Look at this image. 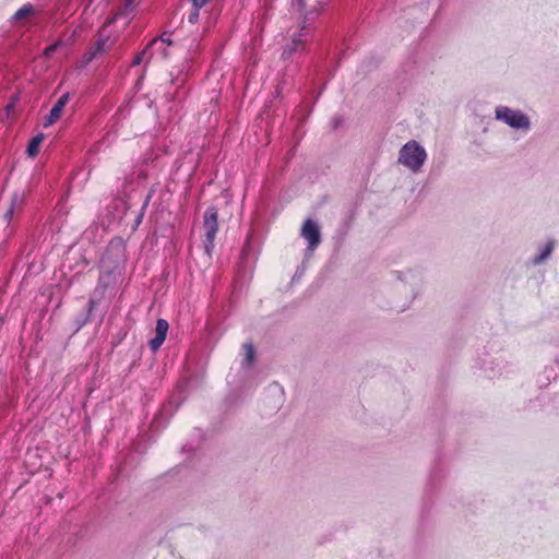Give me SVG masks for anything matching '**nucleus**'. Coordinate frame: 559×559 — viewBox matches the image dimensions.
Instances as JSON below:
<instances>
[{"instance_id": "f257e3e1", "label": "nucleus", "mask_w": 559, "mask_h": 559, "mask_svg": "<svg viewBox=\"0 0 559 559\" xmlns=\"http://www.w3.org/2000/svg\"><path fill=\"white\" fill-rule=\"evenodd\" d=\"M427 159V152L417 141L406 142L399 152L397 162L413 173L420 171Z\"/></svg>"}, {"instance_id": "f03ea898", "label": "nucleus", "mask_w": 559, "mask_h": 559, "mask_svg": "<svg viewBox=\"0 0 559 559\" xmlns=\"http://www.w3.org/2000/svg\"><path fill=\"white\" fill-rule=\"evenodd\" d=\"M495 118L516 130L528 131L532 127L530 117L522 110L502 105L495 108Z\"/></svg>"}, {"instance_id": "7ed1b4c3", "label": "nucleus", "mask_w": 559, "mask_h": 559, "mask_svg": "<svg viewBox=\"0 0 559 559\" xmlns=\"http://www.w3.org/2000/svg\"><path fill=\"white\" fill-rule=\"evenodd\" d=\"M203 229H204V250L207 255H211L214 249V241L218 231V211L214 206L205 210L203 215Z\"/></svg>"}, {"instance_id": "20e7f679", "label": "nucleus", "mask_w": 559, "mask_h": 559, "mask_svg": "<svg viewBox=\"0 0 559 559\" xmlns=\"http://www.w3.org/2000/svg\"><path fill=\"white\" fill-rule=\"evenodd\" d=\"M301 237L308 242L307 250L313 251L321 243V233L318 223L307 218L301 227Z\"/></svg>"}, {"instance_id": "39448f33", "label": "nucleus", "mask_w": 559, "mask_h": 559, "mask_svg": "<svg viewBox=\"0 0 559 559\" xmlns=\"http://www.w3.org/2000/svg\"><path fill=\"white\" fill-rule=\"evenodd\" d=\"M69 98H70V94L66 93L56 102V104L50 109L49 115L45 118L44 127L47 128V127L53 124L60 118L61 111L64 108V106L67 105Z\"/></svg>"}, {"instance_id": "423d86ee", "label": "nucleus", "mask_w": 559, "mask_h": 559, "mask_svg": "<svg viewBox=\"0 0 559 559\" xmlns=\"http://www.w3.org/2000/svg\"><path fill=\"white\" fill-rule=\"evenodd\" d=\"M507 367L508 362L504 359L496 357L487 361L484 369L488 377L495 378L502 376Z\"/></svg>"}, {"instance_id": "0eeeda50", "label": "nucleus", "mask_w": 559, "mask_h": 559, "mask_svg": "<svg viewBox=\"0 0 559 559\" xmlns=\"http://www.w3.org/2000/svg\"><path fill=\"white\" fill-rule=\"evenodd\" d=\"M301 36V34L294 35L292 41L284 47L282 52V58L284 60L292 58L294 53L305 49V44Z\"/></svg>"}, {"instance_id": "6e6552de", "label": "nucleus", "mask_w": 559, "mask_h": 559, "mask_svg": "<svg viewBox=\"0 0 559 559\" xmlns=\"http://www.w3.org/2000/svg\"><path fill=\"white\" fill-rule=\"evenodd\" d=\"M555 249V240H548L542 248H539V252L530 260V264L536 266L545 263L551 255Z\"/></svg>"}, {"instance_id": "1a4fd4ad", "label": "nucleus", "mask_w": 559, "mask_h": 559, "mask_svg": "<svg viewBox=\"0 0 559 559\" xmlns=\"http://www.w3.org/2000/svg\"><path fill=\"white\" fill-rule=\"evenodd\" d=\"M97 305V301L94 298H91L87 302L86 312L83 314H80L76 318L78 323V330H80L82 326H84L87 322L92 320V314Z\"/></svg>"}, {"instance_id": "9d476101", "label": "nucleus", "mask_w": 559, "mask_h": 559, "mask_svg": "<svg viewBox=\"0 0 559 559\" xmlns=\"http://www.w3.org/2000/svg\"><path fill=\"white\" fill-rule=\"evenodd\" d=\"M34 13V7L32 3H26L20 8L10 19L11 22H17Z\"/></svg>"}, {"instance_id": "9b49d317", "label": "nucleus", "mask_w": 559, "mask_h": 559, "mask_svg": "<svg viewBox=\"0 0 559 559\" xmlns=\"http://www.w3.org/2000/svg\"><path fill=\"white\" fill-rule=\"evenodd\" d=\"M44 140V134L39 133L34 136L27 145L26 153L29 157H35L39 151V145Z\"/></svg>"}, {"instance_id": "f8f14e48", "label": "nucleus", "mask_w": 559, "mask_h": 559, "mask_svg": "<svg viewBox=\"0 0 559 559\" xmlns=\"http://www.w3.org/2000/svg\"><path fill=\"white\" fill-rule=\"evenodd\" d=\"M243 349H245V358H243L241 365L243 368H248L251 366V364L254 360V348L251 343H246V344H243Z\"/></svg>"}, {"instance_id": "ddd939ff", "label": "nucleus", "mask_w": 559, "mask_h": 559, "mask_svg": "<svg viewBox=\"0 0 559 559\" xmlns=\"http://www.w3.org/2000/svg\"><path fill=\"white\" fill-rule=\"evenodd\" d=\"M169 324L165 319H158L156 322V334L155 336H159L160 338H166L167 331H168Z\"/></svg>"}, {"instance_id": "4468645a", "label": "nucleus", "mask_w": 559, "mask_h": 559, "mask_svg": "<svg viewBox=\"0 0 559 559\" xmlns=\"http://www.w3.org/2000/svg\"><path fill=\"white\" fill-rule=\"evenodd\" d=\"M109 48L108 38H99L91 49L98 56Z\"/></svg>"}, {"instance_id": "2eb2a0df", "label": "nucleus", "mask_w": 559, "mask_h": 559, "mask_svg": "<svg viewBox=\"0 0 559 559\" xmlns=\"http://www.w3.org/2000/svg\"><path fill=\"white\" fill-rule=\"evenodd\" d=\"M156 40H157L156 38H154L153 40H151V43L145 47V49H143L141 52H139V53L134 57V59H133V61H132V66H133V67H135V66H140V64L142 63L143 58H144V56H145V53H146L147 49H148V48H150V47H151V46H152Z\"/></svg>"}, {"instance_id": "dca6fc26", "label": "nucleus", "mask_w": 559, "mask_h": 559, "mask_svg": "<svg viewBox=\"0 0 559 559\" xmlns=\"http://www.w3.org/2000/svg\"><path fill=\"white\" fill-rule=\"evenodd\" d=\"M23 194L19 192H14L11 197V202L9 207L15 210V207L20 206L23 203Z\"/></svg>"}, {"instance_id": "f3484780", "label": "nucleus", "mask_w": 559, "mask_h": 559, "mask_svg": "<svg viewBox=\"0 0 559 559\" xmlns=\"http://www.w3.org/2000/svg\"><path fill=\"white\" fill-rule=\"evenodd\" d=\"M62 45H63V41L62 40H58V41L53 43L52 45L46 47L45 50H44V56L46 58H50L52 56V53L55 51H57V49L59 47H61Z\"/></svg>"}, {"instance_id": "a211bd4d", "label": "nucleus", "mask_w": 559, "mask_h": 559, "mask_svg": "<svg viewBox=\"0 0 559 559\" xmlns=\"http://www.w3.org/2000/svg\"><path fill=\"white\" fill-rule=\"evenodd\" d=\"M96 57H97V55H96L92 49H90L88 51H86V52L84 53V56H83V58H82V61H81V62H82L81 67H85V66H87V64H88L90 62H92V61H93V59H94V58H96Z\"/></svg>"}, {"instance_id": "6ab92c4d", "label": "nucleus", "mask_w": 559, "mask_h": 559, "mask_svg": "<svg viewBox=\"0 0 559 559\" xmlns=\"http://www.w3.org/2000/svg\"><path fill=\"white\" fill-rule=\"evenodd\" d=\"M152 194H153V191H150V193L146 195L145 201L142 206V210H141V213L138 215V217L135 219L136 225H139L141 223V221L143 218L144 211H145L146 206L148 205Z\"/></svg>"}, {"instance_id": "aec40b11", "label": "nucleus", "mask_w": 559, "mask_h": 559, "mask_svg": "<svg viewBox=\"0 0 559 559\" xmlns=\"http://www.w3.org/2000/svg\"><path fill=\"white\" fill-rule=\"evenodd\" d=\"M164 338H160L159 336H155L154 338H152L150 341V346H151V349L153 352H156L160 346L162 344L164 343Z\"/></svg>"}, {"instance_id": "412c9836", "label": "nucleus", "mask_w": 559, "mask_h": 559, "mask_svg": "<svg viewBox=\"0 0 559 559\" xmlns=\"http://www.w3.org/2000/svg\"><path fill=\"white\" fill-rule=\"evenodd\" d=\"M292 8L297 12H302L306 8L305 0H292Z\"/></svg>"}, {"instance_id": "4be33fe9", "label": "nucleus", "mask_w": 559, "mask_h": 559, "mask_svg": "<svg viewBox=\"0 0 559 559\" xmlns=\"http://www.w3.org/2000/svg\"><path fill=\"white\" fill-rule=\"evenodd\" d=\"M200 9H201V8H193V10L191 11V13L189 14V16H188V21H189L191 24H194L195 22H198V20H199V15H200Z\"/></svg>"}, {"instance_id": "5701e85b", "label": "nucleus", "mask_w": 559, "mask_h": 559, "mask_svg": "<svg viewBox=\"0 0 559 559\" xmlns=\"http://www.w3.org/2000/svg\"><path fill=\"white\" fill-rule=\"evenodd\" d=\"M167 412V407H164L159 414H157L153 420V425L156 427V428H159L160 427V419L164 415V413Z\"/></svg>"}, {"instance_id": "b1692460", "label": "nucleus", "mask_w": 559, "mask_h": 559, "mask_svg": "<svg viewBox=\"0 0 559 559\" xmlns=\"http://www.w3.org/2000/svg\"><path fill=\"white\" fill-rule=\"evenodd\" d=\"M14 211L15 210L8 207V210L3 214L4 221L10 222L12 219V217H13Z\"/></svg>"}, {"instance_id": "393cba45", "label": "nucleus", "mask_w": 559, "mask_h": 559, "mask_svg": "<svg viewBox=\"0 0 559 559\" xmlns=\"http://www.w3.org/2000/svg\"><path fill=\"white\" fill-rule=\"evenodd\" d=\"M314 15H316V14H314L313 12H308V13H306L305 19H304V22H302L304 24H302V27H301V28H305V27H306V24H307L308 22H310V21L314 17Z\"/></svg>"}, {"instance_id": "a878e982", "label": "nucleus", "mask_w": 559, "mask_h": 559, "mask_svg": "<svg viewBox=\"0 0 559 559\" xmlns=\"http://www.w3.org/2000/svg\"><path fill=\"white\" fill-rule=\"evenodd\" d=\"M133 1L134 0H127L126 7H124L123 11L120 14H126L127 15L128 11H132Z\"/></svg>"}, {"instance_id": "bb28decb", "label": "nucleus", "mask_w": 559, "mask_h": 559, "mask_svg": "<svg viewBox=\"0 0 559 559\" xmlns=\"http://www.w3.org/2000/svg\"><path fill=\"white\" fill-rule=\"evenodd\" d=\"M343 120L341 117H334L332 119V128L337 129L342 124Z\"/></svg>"}, {"instance_id": "cd10ccee", "label": "nucleus", "mask_w": 559, "mask_h": 559, "mask_svg": "<svg viewBox=\"0 0 559 559\" xmlns=\"http://www.w3.org/2000/svg\"><path fill=\"white\" fill-rule=\"evenodd\" d=\"M159 38H160V40H162L163 43H165V44H167V45H169V46L174 44L173 39H171L169 36H166V33H164L163 35H160V37H159Z\"/></svg>"}, {"instance_id": "c85d7f7f", "label": "nucleus", "mask_w": 559, "mask_h": 559, "mask_svg": "<svg viewBox=\"0 0 559 559\" xmlns=\"http://www.w3.org/2000/svg\"><path fill=\"white\" fill-rule=\"evenodd\" d=\"M209 0H192L193 8H202Z\"/></svg>"}]
</instances>
